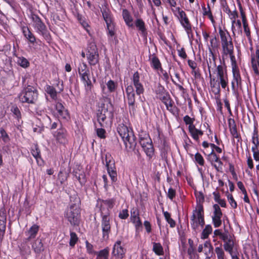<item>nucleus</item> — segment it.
Returning a JSON list of instances; mask_svg holds the SVG:
<instances>
[{
	"mask_svg": "<svg viewBox=\"0 0 259 259\" xmlns=\"http://www.w3.org/2000/svg\"><path fill=\"white\" fill-rule=\"evenodd\" d=\"M78 240V238L77 237L76 234L74 232H71L70 233V245L71 246H74L75 244L77 242Z\"/></svg>",
	"mask_w": 259,
	"mask_h": 259,
	"instance_id": "61",
	"label": "nucleus"
},
{
	"mask_svg": "<svg viewBox=\"0 0 259 259\" xmlns=\"http://www.w3.org/2000/svg\"><path fill=\"white\" fill-rule=\"evenodd\" d=\"M31 153L33 157L37 160L38 158H40V151L38 149V147L35 145L34 149H32L31 150Z\"/></svg>",
	"mask_w": 259,
	"mask_h": 259,
	"instance_id": "64",
	"label": "nucleus"
},
{
	"mask_svg": "<svg viewBox=\"0 0 259 259\" xmlns=\"http://www.w3.org/2000/svg\"><path fill=\"white\" fill-rule=\"evenodd\" d=\"M131 220L135 224L137 228L142 226V223L139 217V214L136 210L132 212Z\"/></svg>",
	"mask_w": 259,
	"mask_h": 259,
	"instance_id": "33",
	"label": "nucleus"
},
{
	"mask_svg": "<svg viewBox=\"0 0 259 259\" xmlns=\"http://www.w3.org/2000/svg\"><path fill=\"white\" fill-rule=\"evenodd\" d=\"M223 164L222 161L218 156V157L213 160V164H211V165L214 168L216 171L219 172L221 171L223 169Z\"/></svg>",
	"mask_w": 259,
	"mask_h": 259,
	"instance_id": "35",
	"label": "nucleus"
},
{
	"mask_svg": "<svg viewBox=\"0 0 259 259\" xmlns=\"http://www.w3.org/2000/svg\"><path fill=\"white\" fill-rule=\"evenodd\" d=\"M37 96V90L33 87L28 85L24 89L19 96V98L20 100L23 103L33 104L36 100Z\"/></svg>",
	"mask_w": 259,
	"mask_h": 259,
	"instance_id": "7",
	"label": "nucleus"
},
{
	"mask_svg": "<svg viewBox=\"0 0 259 259\" xmlns=\"http://www.w3.org/2000/svg\"><path fill=\"white\" fill-rule=\"evenodd\" d=\"M163 214L165 221L169 225V227L171 228H175L176 225V221L171 218V214L167 211H163Z\"/></svg>",
	"mask_w": 259,
	"mask_h": 259,
	"instance_id": "27",
	"label": "nucleus"
},
{
	"mask_svg": "<svg viewBox=\"0 0 259 259\" xmlns=\"http://www.w3.org/2000/svg\"><path fill=\"white\" fill-rule=\"evenodd\" d=\"M74 202L67 210L66 218L71 225H76L78 224L79 217V208L77 205L79 203V200L77 196L75 197Z\"/></svg>",
	"mask_w": 259,
	"mask_h": 259,
	"instance_id": "6",
	"label": "nucleus"
},
{
	"mask_svg": "<svg viewBox=\"0 0 259 259\" xmlns=\"http://www.w3.org/2000/svg\"><path fill=\"white\" fill-rule=\"evenodd\" d=\"M110 225L109 219L106 215H104L102 218V230L103 232V237L104 239L108 238L109 233L110 232Z\"/></svg>",
	"mask_w": 259,
	"mask_h": 259,
	"instance_id": "14",
	"label": "nucleus"
},
{
	"mask_svg": "<svg viewBox=\"0 0 259 259\" xmlns=\"http://www.w3.org/2000/svg\"><path fill=\"white\" fill-rule=\"evenodd\" d=\"M120 245L121 241H117L115 244L112 251L113 255L119 259H122L124 254V250Z\"/></svg>",
	"mask_w": 259,
	"mask_h": 259,
	"instance_id": "17",
	"label": "nucleus"
},
{
	"mask_svg": "<svg viewBox=\"0 0 259 259\" xmlns=\"http://www.w3.org/2000/svg\"><path fill=\"white\" fill-rule=\"evenodd\" d=\"M89 63L91 65H96L99 63V54H87Z\"/></svg>",
	"mask_w": 259,
	"mask_h": 259,
	"instance_id": "32",
	"label": "nucleus"
},
{
	"mask_svg": "<svg viewBox=\"0 0 259 259\" xmlns=\"http://www.w3.org/2000/svg\"><path fill=\"white\" fill-rule=\"evenodd\" d=\"M231 136L233 138L237 139V145H238V143H242V138L239 132L238 131L237 128L230 131Z\"/></svg>",
	"mask_w": 259,
	"mask_h": 259,
	"instance_id": "43",
	"label": "nucleus"
},
{
	"mask_svg": "<svg viewBox=\"0 0 259 259\" xmlns=\"http://www.w3.org/2000/svg\"><path fill=\"white\" fill-rule=\"evenodd\" d=\"M179 16L178 19L182 27L184 28L188 36L192 33V25L185 11L179 7L177 8Z\"/></svg>",
	"mask_w": 259,
	"mask_h": 259,
	"instance_id": "9",
	"label": "nucleus"
},
{
	"mask_svg": "<svg viewBox=\"0 0 259 259\" xmlns=\"http://www.w3.org/2000/svg\"><path fill=\"white\" fill-rule=\"evenodd\" d=\"M56 108L58 113L59 117L63 119H67L69 117L68 112L61 103H57L56 105Z\"/></svg>",
	"mask_w": 259,
	"mask_h": 259,
	"instance_id": "22",
	"label": "nucleus"
},
{
	"mask_svg": "<svg viewBox=\"0 0 259 259\" xmlns=\"http://www.w3.org/2000/svg\"><path fill=\"white\" fill-rule=\"evenodd\" d=\"M233 78L231 81V88L233 94L238 98V90H242V83L240 72H232Z\"/></svg>",
	"mask_w": 259,
	"mask_h": 259,
	"instance_id": "10",
	"label": "nucleus"
},
{
	"mask_svg": "<svg viewBox=\"0 0 259 259\" xmlns=\"http://www.w3.org/2000/svg\"><path fill=\"white\" fill-rule=\"evenodd\" d=\"M97 254H98V259H108L109 250L107 248H105L100 251Z\"/></svg>",
	"mask_w": 259,
	"mask_h": 259,
	"instance_id": "47",
	"label": "nucleus"
},
{
	"mask_svg": "<svg viewBox=\"0 0 259 259\" xmlns=\"http://www.w3.org/2000/svg\"><path fill=\"white\" fill-rule=\"evenodd\" d=\"M217 75L219 78L228 76L226 66L219 65L217 67Z\"/></svg>",
	"mask_w": 259,
	"mask_h": 259,
	"instance_id": "34",
	"label": "nucleus"
},
{
	"mask_svg": "<svg viewBox=\"0 0 259 259\" xmlns=\"http://www.w3.org/2000/svg\"><path fill=\"white\" fill-rule=\"evenodd\" d=\"M136 26L139 28L140 30L144 32L145 31V24L143 21L141 19H137L136 21Z\"/></svg>",
	"mask_w": 259,
	"mask_h": 259,
	"instance_id": "57",
	"label": "nucleus"
},
{
	"mask_svg": "<svg viewBox=\"0 0 259 259\" xmlns=\"http://www.w3.org/2000/svg\"><path fill=\"white\" fill-rule=\"evenodd\" d=\"M17 63L23 68H26L29 65L28 60L24 57L19 58L17 60Z\"/></svg>",
	"mask_w": 259,
	"mask_h": 259,
	"instance_id": "53",
	"label": "nucleus"
},
{
	"mask_svg": "<svg viewBox=\"0 0 259 259\" xmlns=\"http://www.w3.org/2000/svg\"><path fill=\"white\" fill-rule=\"evenodd\" d=\"M228 56H229L230 58L232 72H240L236 60V58L234 55V52L228 54Z\"/></svg>",
	"mask_w": 259,
	"mask_h": 259,
	"instance_id": "28",
	"label": "nucleus"
},
{
	"mask_svg": "<svg viewBox=\"0 0 259 259\" xmlns=\"http://www.w3.org/2000/svg\"><path fill=\"white\" fill-rule=\"evenodd\" d=\"M218 157V155H217L215 152L214 151L211 150V152L207 155L206 159L210 164H213V160Z\"/></svg>",
	"mask_w": 259,
	"mask_h": 259,
	"instance_id": "54",
	"label": "nucleus"
},
{
	"mask_svg": "<svg viewBox=\"0 0 259 259\" xmlns=\"http://www.w3.org/2000/svg\"><path fill=\"white\" fill-rule=\"evenodd\" d=\"M193 159L194 163L201 166H203L205 164V160L202 155L199 152H197L194 156Z\"/></svg>",
	"mask_w": 259,
	"mask_h": 259,
	"instance_id": "29",
	"label": "nucleus"
},
{
	"mask_svg": "<svg viewBox=\"0 0 259 259\" xmlns=\"http://www.w3.org/2000/svg\"><path fill=\"white\" fill-rule=\"evenodd\" d=\"M109 106H111L110 103L102 104L98 112L109 115L111 112V111H108Z\"/></svg>",
	"mask_w": 259,
	"mask_h": 259,
	"instance_id": "42",
	"label": "nucleus"
},
{
	"mask_svg": "<svg viewBox=\"0 0 259 259\" xmlns=\"http://www.w3.org/2000/svg\"><path fill=\"white\" fill-rule=\"evenodd\" d=\"M184 121L186 125H189L188 128L190 127V126H194V121L195 119L194 118L190 117L189 115H185L183 118Z\"/></svg>",
	"mask_w": 259,
	"mask_h": 259,
	"instance_id": "51",
	"label": "nucleus"
},
{
	"mask_svg": "<svg viewBox=\"0 0 259 259\" xmlns=\"http://www.w3.org/2000/svg\"><path fill=\"white\" fill-rule=\"evenodd\" d=\"M32 19L35 23V27L42 33H44L46 30V26L42 22L40 19L37 16H32Z\"/></svg>",
	"mask_w": 259,
	"mask_h": 259,
	"instance_id": "24",
	"label": "nucleus"
},
{
	"mask_svg": "<svg viewBox=\"0 0 259 259\" xmlns=\"http://www.w3.org/2000/svg\"><path fill=\"white\" fill-rule=\"evenodd\" d=\"M46 92L53 98L57 96V92L55 89L52 86L48 85L46 88Z\"/></svg>",
	"mask_w": 259,
	"mask_h": 259,
	"instance_id": "56",
	"label": "nucleus"
},
{
	"mask_svg": "<svg viewBox=\"0 0 259 259\" xmlns=\"http://www.w3.org/2000/svg\"><path fill=\"white\" fill-rule=\"evenodd\" d=\"M39 229V226L37 225H33L28 231V233L29 235L27 240H29L31 238H33L35 237Z\"/></svg>",
	"mask_w": 259,
	"mask_h": 259,
	"instance_id": "39",
	"label": "nucleus"
},
{
	"mask_svg": "<svg viewBox=\"0 0 259 259\" xmlns=\"http://www.w3.org/2000/svg\"><path fill=\"white\" fill-rule=\"evenodd\" d=\"M210 86L211 92L217 96V98H219L221 95V88L220 83L214 78H210Z\"/></svg>",
	"mask_w": 259,
	"mask_h": 259,
	"instance_id": "20",
	"label": "nucleus"
},
{
	"mask_svg": "<svg viewBox=\"0 0 259 259\" xmlns=\"http://www.w3.org/2000/svg\"><path fill=\"white\" fill-rule=\"evenodd\" d=\"M117 132L123 141L127 149L134 150L137 145L136 138L132 131L124 124H120L117 127Z\"/></svg>",
	"mask_w": 259,
	"mask_h": 259,
	"instance_id": "4",
	"label": "nucleus"
},
{
	"mask_svg": "<svg viewBox=\"0 0 259 259\" xmlns=\"http://www.w3.org/2000/svg\"><path fill=\"white\" fill-rule=\"evenodd\" d=\"M153 251L157 255H160L162 254V246L159 243H153Z\"/></svg>",
	"mask_w": 259,
	"mask_h": 259,
	"instance_id": "50",
	"label": "nucleus"
},
{
	"mask_svg": "<svg viewBox=\"0 0 259 259\" xmlns=\"http://www.w3.org/2000/svg\"><path fill=\"white\" fill-rule=\"evenodd\" d=\"M163 103L165 104L166 109L173 115L178 114V108L175 106L174 102L171 99L169 94L163 91Z\"/></svg>",
	"mask_w": 259,
	"mask_h": 259,
	"instance_id": "12",
	"label": "nucleus"
},
{
	"mask_svg": "<svg viewBox=\"0 0 259 259\" xmlns=\"http://www.w3.org/2000/svg\"><path fill=\"white\" fill-rule=\"evenodd\" d=\"M251 64L252 69L256 75H259L257 66H259V49L255 50V55L251 56Z\"/></svg>",
	"mask_w": 259,
	"mask_h": 259,
	"instance_id": "15",
	"label": "nucleus"
},
{
	"mask_svg": "<svg viewBox=\"0 0 259 259\" xmlns=\"http://www.w3.org/2000/svg\"><path fill=\"white\" fill-rule=\"evenodd\" d=\"M220 79V82H219L220 83V86L221 85V87L225 89L226 87L228 86V76L219 78Z\"/></svg>",
	"mask_w": 259,
	"mask_h": 259,
	"instance_id": "59",
	"label": "nucleus"
},
{
	"mask_svg": "<svg viewBox=\"0 0 259 259\" xmlns=\"http://www.w3.org/2000/svg\"><path fill=\"white\" fill-rule=\"evenodd\" d=\"M212 232V228L211 226L210 225H206L201 233V238L203 239H207Z\"/></svg>",
	"mask_w": 259,
	"mask_h": 259,
	"instance_id": "36",
	"label": "nucleus"
},
{
	"mask_svg": "<svg viewBox=\"0 0 259 259\" xmlns=\"http://www.w3.org/2000/svg\"><path fill=\"white\" fill-rule=\"evenodd\" d=\"M110 161L107 162L106 166L109 176L110 177L112 182H115L117 180V174L115 170L111 166L112 164H110Z\"/></svg>",
	"mask_w": 259,
	"mask_h": 259,
	"instance_id": "30",
	"label": "nucleus"
},
{
	"mask_svg": "<svg viewBox=\"0 0 259 259\" xmlns=\"http://www.w3.org/2000/svg\"><path fill=\"white\" fill-rule=\"evenodd\" d=\"M218 259H226L224 248L222 246L216 247L214 249Z\"/></svg>",
	"mask_w": 259,
	"mask_h": 259,
	"instance_id": "44",
	"label": "nucleus"
},
{
	"mask_svg": "<svg viewBox=\"0 0 259 259\" xmlns=\"http://www.w3.org/2000/svg\"><path fill=\"white\" fill-rule=\"evenodd\" d=\"M202 10L203 16H206L208 17L215 29V21L211 11L209 5L208 4H207V8H205V6L202 7Z\"/></svg>",
	"mask_w": 259,
	"mask_h": 259,
	"instance_id": "25",
	"label": "nucleus"
},
{
	"mask_svg": "<svg viewBox=\"0 0 259 259\" xmlns=\"http://www.w3.org/2000/svg\"><path fill=\"white\" fill-rule=\"evenodd\" d=\"M188 131L191 137L196 142H199L200 137H201L204 134L203 131L201 130L197 129L195 125L191 126L188 128Z\"/></svg>",
	"mask_w": 259,
	"mask_h": 259,
	"instance_id": "16",
	"label": "nucleus"
},
{
	"mask_svg": "<svg viewBox=\"0 0 259 259\" xmlns=\"http://www.w3.org/2000/svg\"><path fill=\"white\" fill-rule=\"evenodd\" d=\"M213 237H218L223 242V247L230 255L238 252L239 245L236 242L234 235L230 233L226 228L224 222V231L216 229L213 232Z\"/></svg>",
	"mask_w": 259,
	"mask_h": 259,
	"instance_id": "2",
	"label": "nucleus"
},
{
	"mask_svg": "<svg viewBox=\"0 0 259 259\" xmlns=\"http://www.w3.org/2000/svg\"><path fill=\"white\" fill-rule=\"evenodd\" d=\"M78 72L80 76L84 75L86 73H89V70L85 63H82L78 67Z\"/></svg>",
	"mask_w": 259,
	"mask_h": 259,
	"instance_id": "49",
	"label": "nucleus"
},
{
	"mask_svg": "<svg viewBox=\"0 0 259 259\" xmlns=\"http://www.w3.org/2000/svg\"><path fill=\"white\" fill-rule=\"evenodd\" d=\"M195 195L196 198L197 203L198 204H202L204 201V197L202 192H195Z\"/></svg>",
	"mask_w": 259,
	"mask_h": 259,
	"instance_id": "52",
	"label": "nucleus"
},
{
	"mask_svg": "<svg viewBox=\"0 0 259 259\" xmlns=\"http://www.w3.org/2000/svg\"><path fill=\"white\" fill-rule=\"evenodd\" d=\"M188 64L192 69L191 74L193 75L195 79L200 78L201 77V73L200 69L197 67V63L192 60L189 59L188 60Z\"/></svg>",
	"mask_w": 259,
	"mask_h": 259,
	"instance_id": "18",
	"label": "nucleus"
},
{
	"mask_svg": "<svg viewBox=\"0 0 259 259\" xmlns=\"http://www.w3.org/2000/svg\"><path fill=\"white\" fill-rule=\"evenodd\" d=\"M140 144L146 154L151 157L153 154L154 149L151 140L149 136H146L145 137L140 138Z\"/></svg>",
	"mask_w": 259,
	"mask_h": 259,
	"instance_id": "13",
	"label": "nucleus"
},
{
	"mask_svg": "<svg viewBox=\"0 0 259 259\" xmlns=\"http://www.w3.org/2000/svg\"><path fill=\"white\" fill-rule=\"evenodd\" d=\"M108 115L102 114V113L98 112L97 113V118L98 121L99 122L101 126H104L106 124L105 120Z\"/></svg>",
	"mask_w": 259,
	"mask_h": 259,
	"instance_id": "46",
	"label": "nucleus"
},
{
	"mask_svg": "<svg viewBox=\"0 0 259 259\" xmlns=\"http://www.w3.org/2000/svg\"><path fill=\"white\" fill-rule=\"evenodd\" d=\"M227 198L231 206H232V207H233V208H236L237 207V204L236 201L234 199L233 195L231 194H229L227 195Z\"/></svg>",
	"mask_w": 259,
	"mask_h": 259,
	"instance_id": "60",
	"label": "nucleus"
},
{
	"mask_svg": "<svg viewBox=\"0 0 259 259\" xmlns=\"http://www.w3.org/2000/svg\"><path fill=\"white\" fill-rule=\"evenodd\" d=\"M32 248L36 253H39L44 250L43 244L41 240L36 239L32 244Z\"/></svg>",
	"mask_w": 259,
	"mask_h": 259,
	"instance_id": "37",
	"label": "nucleus"
},
{
	"mask_svg": "<svg viewBox=\"0 0 259 259\" xmlns=\"http://www.w3.org/2000/svg\"><path fill=\"white\" fill-rule=\"evenodd\" d=\"M23 32L25 36L31 42H34L35 41V38L33 34L30 32L27 27H23Z\"/></svg>",
	"mask_w": 259,
	"mask_h": 259,
	"instance_id": "38",
	"label": "nucleus"
},
{
	"mask_svg": "<svg viewBox=\"0 0 259 259\" xmlns=\"http://www.w3.org/2000/svg\"><path fill=\"white\" fill-rule=\"evenodd\" d=\"M227 14L228 15L229 18L231 20L232 22V30L234 34H235L234 32V24L236 22V19L238 17V14L236 10H235L233 11H231L230 10V13H227Z\"/></svg>",
	"mask_w": 259,
	"mask_h": 259,
	"instance_id": "26",
	"label": "nucleus"
},
{
	"mask_svg": "<svg viewBox=\"0 0 259 259\" xmlns=\"http://www.w3.org/2000/svg\"><path fill=\"white\" fill-rule=\"evenodd\" d=\"M213 237H218L223 242V247L230 255L238 252L239 245L236 242L234 235L230 233L226 228L224 222V231L216 229L213 232Z\"/></svg>",
	"mask_w": 259,
	"mask_h": 259,
	"instance_id": "1",
	"label": "nucleus"
},
{
	"mask_svg": "<svg viewBox=\"0 0 259 259\" xmlns=\"http://www.w3.org/2000/svg\"><path fill=\"white\" fill-rule=\"evenodd\" d=\"M165 193L166 194L167 197L171 200H172L173 199L176 197V190L171 187L168 189L167 192L165 191Z\"/></svg>",
	"mask_w": 259,
	"mask_h": 259,
	"instance_id": "58",
	"label": "nucleus"
},
{
	"mask_svg": "<svg viewBox=\"0 0 259 259\" xmlns=\"http://www.w3.org/2000/svg\"><path fill=\"white\" fill-rule=\"evenodd\" d=\"M220 4L221 6V7L223 9V11L227 13H230V9L229 8V7L228 5V3L227 2L226 0H220Z\"/></svg>",
	"mask_w": 259,
	"mask_h": 259,
	"instance_id": "55",
	"label": "nucleus"
},
{
	"mask_svg": "<svg viewBox=\"0 0 259 259\" xmlns=\"http://www.w3.org/2000/svg\"><path fill=\"white\" fill-rule=\"evenodd\" d=\"M6 224V215L4 211L0 212V238L2 239L4 236Z\"/></svg>",
	"mask_w": 259,
	"mask_h": 259,
	"instance_id": "23",
	"label": "nucleus"
},
{
	"mask_svg": "<svg viewBox=\"0 0 259 259\" xmlns=\"http://www.w3.org/2000/svg\"><path fill=\"white\" fill-rule=\"evenodd\" d=\"M219 34L220 36L221 47L222 49V56H227L228 54L234 52V45L231 37L228 31L225 28L221 27L219 28Z\"/></svg>",
	"mask_w": 259,
	"mask_h": 259,
	"instance_id": "3",
	"label": "nucleus"
},
{
	"mask_svg": "<svg viewBox=\"0 0 259 259\" xmlns=\"http://www.w3.org/2000/svg\"><path fill=\"white\" fill-rule=\"evenodd\" d=\"M209 50V58L208 60H207L208 68L209 70V76L211 77V74L210 71V68L212 66L213 67H216V59L217 57L215 55L213 50L210 48V47L208 49Z\"/></svg>",
	"mask_w": 259,
	"mask_h": 259,
	"instance_id": "19",
	"label": "nucleus"
},
{
	"mask_svg": "<svg viewBox=\"0 0 259 259\" xmlns=\"http://www.w3.org/2000/svg\"><path fill=\"white\" fill-rule=\"evenodd\" d=\"M238 5L239 10L240 11V15H241V19H242V23L248 22L245 12L244 10H243V8L240 2L238 3Z\"/></svg>",
	"mask_w": 259,
	"mask_h": 259,
	"instance_id": "48",
	"label": "nucleus"
},
{
	"mask_svg": "<svg viewBox=\"0 0 259 259\" xmlns=\"http://www.w3.org/2000/svg\"><path fill=\"white\" fill-rule=\"evenodd\" d=\"M242 26L243 28L244 32L248 40H251V30L249 26L248 22L242 23Z\"/></svg>",
	"mask_w": 259,
	"mask_h": 259,
	"instance_id": "41",
	"label": "nucleus"
},
{
	"mask_svg": "<svg viewBox=\"0 0 259 259\" xmlns=\"http://www.w3.org/2000/svg\"><path fill=\"white\" fill-rule=\"evenodd\" d=\"M228 122L230 131L237 128L235 121L233 118H229L228 119Z\"/></svg>",
	"mask_w": 259,
	"mask_h": 259,
	"instance_id": "62",
	"label": "nucleus"
},
{
	"mask_svg": "<svg viewBox=\"0 0 259 259\" xmlns=\"http://www.w3.org/2000/svg\"><path fill=\"white\" fill-rule=\"evenodd\" d=\"M102 15L104 20L105 21L107 27H109L110 26V24L112 23V20L110 16V14L108 11V10L105 9L103 11H102Z\"/></svg>",
	"mask_w": 259,
	"mask_h": 259,
	"instance_id": "40",
	"label": "nucleus"
},
{
	"mask_svg": "<svg viewBox=\"0 0 259 259\" xmlns=\"http://www.w3.org/2000/svg\"><path fill=\"white\" fill-rule=\"evenodd\" d=\"M87 54H98V49L97 48L96 44L94 42H91L89 44L87 48Z\"/></svg>",
	"mask_w": 259,
	"mask_h": 259,
	"instance_id": "45",
	"label": "nucleus"
},
{
	"mask_svg": "<svg viewBox=\"0 0 259 259\" xmlns=\"http://www.w3.org/2000/svg\"><path fill=\"white\" fill-rule=\"evenodd\" d=\"M212 223L214 228H219L222 225V218L223 214L220 206L217 204L213 205Z\"/></svg>",
	"mask_w": 259,
	"mask_h": 259,
	"instance_id": "11",
	"label": "nucleus"
},
{
	"mask_svg": "<svg viewBox=\"0 0 259 259\" xmlns=\"http://www.w3.org/2000/svg\"><path fill=\"white\" fill-rule=\"evenodd\" d=\"M257 126V123H255L251 140L252 144L251 151L253 158L256 161H259V134Z\"/></svg>",
	"mask_w": 259,
	"mask_h": 259,
	"instance_id": "8",
	"label": "nucleus"
},
{
	"mask_svg": "<svg viewBox=\"0 0 259 259\" xmlns=\"http://www.w3.org/2000/svg\"><path fill=\"white\" fill-rule=\"evenodd\" d=\"M122 16L124 20V21L128 26H133V19L128 10H127L126 9H124L123 10Z\"/></svg>",
	"mask_w": 259,
	"mask_h": 259,
	"instance_id": "31",
	"label": "nucleus"
},
{
	"mask_svg": "<svg viewBox=\"0 0 259 259\" xmlns=\"http://www.w3.org/2000/svg\"><path fill=\"white\" fill-rule=\"evenodd\" d=\"M56 140L61 144L65 145L67 143V132L64 128H61L57 132Z\"/></svg>",
	"mask_w": 259,
	"mask_h": 259,
	"instance_id": "21",
	"label": "nucleus"
},
{
	"mask_svg": "<svg viewBox=\"0 0 259 259\" xmlns=\"http://www.w3.org/2000/svg\"><path fill=\"white\" fill-rule=\"evenodd\" d=\"M81 77L85 84L91 88L92 86V83L89 77V73H86L84 75H81Z\"/></svg>",
	"mask_w": 259,
	"mask_h": 259,
	"instance_id": "63",
	"label": "nucleus"
},
{
	"mask_svg": "<svg viewBox=\"0 0 259 259\" xmlns=\"http://www.w3.org/2000/svg\"><path fill=\"white\" fill-rule=\"evenodd\" d=\"M190 224L192 230L196 231L199 226L203 227L205 225L204 209L202 204H198L193 210L190 218Z\"/></svg>",
	"mask_w": 259,
	"mask_h": 259,
	"instance_id": "5",
	"label": "nucleus"
}]
</instances>
